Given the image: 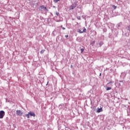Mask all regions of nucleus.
Returning a JSON list of instances; mask_svg holds the SVG:
<instances>
[{"mask_svg": "<svg viewBox=\"0 0 130 130\" xmlns=\"http://www.w3.org/2000/svg\"><path fill=\"white\" fill-rule=\"evenodd\" d=\"M127 30H128L129 31H130V25H129V26H128Z\"/></svg>", "mask_w": 130, "mask_h": 130, "instance_id": "13", "label": "nucleus"}, {"mask_svg": "<svg viewBox=\"0 0 130 130\" xmlns=\"http://www.w3.org/2000/svg\"><path fill=\"white\" fill-rule=\"evenodd\" d=\"M29 115H30V114H29V113L25 114V116H26L27 118H30Z\"/></svg>", "mask_w": 130, "mask_h": 130, "instance_id": "8", "label": "nucleus"}, {"mask_svg": "<svg viewBox=\"0 0 130 130\" xmlns=\"http://www.w3.org/2000/svg\"><path fill=\"white\" fill-rule=\"evenodd\" d=\"M65 37H66V38H68V37H69V35H66Z\"/></svg>", "mask_w": 130, "mask_h": 130, "instance_id": "15", "label": "nucleus"}, {"mask_svg": "<svg viewBox=\"0 0 130 130\" xmlns=\"http://www.w3.org/2000/svg\"><path fill=\"white\" fill-rule=\"evenodd\" d=\"M81 53H83V52L84 49H83V48H82V49H81Z\"/></svg>", "mask_w": 130, "mask_h": 130, "instance_id": "11", "label": "nucleus"}, {"mask_svg": "<svg viewBox=\"0 0 130 130\" xmlns=\"http://www.w3.org/2000/svg\"><path fill=\"white\" fill-rule=\"evenodd\" d=\"M59 1H60V0H54V3H56L58 2H59Z\"/></svg>", "mask_w": 130, "mask_h": 130, "instance_id": "10", "label": "nucleus"}, {"mask_svg": "<svg viewBox=\"0 0 130 130\" xmlns=\"http://www.w3.org/2000/svg\"><path fill=\"white\" fill-rule=\"evenodd\" d=\"M100 76H101V74H100Z\"/></svg>", "mask_w": 130, "mask_h": 130, "instance_id": "19", "label": "nucleus"}, {"mask_svg": "<svg viewBox=\"0 0 130 130\" xmlns=\"http://www.w3.org/2000/svg\"><path fill=\"white\" fill-rule=\"evenodd\" d=\"M28 114H29L30 116H33L34 117H35V116H36V115H35V113H34V112H29Z\"/></svg>", "mask_w": 130, "mask_h": 130, "instance_id": "4", "label": "nucleus"}, {"mask_svg": "<svg viewBox=\"0 0 130 130\" xmlns=\"http://www.w3.org/2000/svg\"><path fill=\"white\" fill-rule=\"evenodd\" d=\"M109 90H111V87H107L106 90L107 91H109Z\"/></svg>", "mask_w": 130, "mask_h": 130, "instance_id": "9", "label": "nucleus"}, {"mask_svg": "<svg viewBox=\"0 0 130 130\" xmlns=\"http://www.w3.org/2000/svg\"><path fill=\"white\" fill-rule=\"evenodd\" d=\"M16 113L17 115H19V116H22V115H23V112H22L21 110H17Z\"/></svg>", "mask_w": 130, "mask_h": 130, "instance_id": "2", "label": "nucleus"}, {"mask_svg": "<svg viewBox=\"0 0 130 130\" xmlns=\"http://www.w3.org/2000/svg\"><path fill=\"white\" fill-rule=\"evenodd\" d=\"M86 28H84V29L82 31L81 29H78V31L79 32V33L82 34V33H84V32H86Z\"/></svg>", "mask_w": 130, "mask_h": 130, "instance_id": "5", "label": "nucleus"}, {"mask_svg": "<svg viewBox=\"0 0 130 130\" xmlns=\"http://www.w3.org/2000/svg\"><path fill=\"white\" fill-rule=\"evenodd\" d=\"M108 84H112V82H110Z\"/></svg>", "mask_w": 130, "mask_h": 130, "instance_id": "17", "label": "nucleus"}, {"mask_svg": "<svg viewBox=\"0 0 130 130\" xmlns=\"http://www.w3.org/2000/svg\"><path fill=\"white\" fill-rule=\"evenodd\" d=\"M46 10V11H48V9L46 8V7H45L44 6L42 5L40 7V11H42V10Z\"/></svg>", "mask_w": 130, "mask_h": 130, "instance_id": "3", "label": "nucleus"}, {"mask_svg": "<svg viewBox=\"0 0 130 130\" xmlns=\"http://www.w3.org/2000/svg\"><path fill=\"white\" fill-rule=\"evenodd\" d=\"M58 14H59V13H58V12H57V13H56V15H57V16H58Z\"/></svg>", "mask_w": 130, "mask_h": 130, "instance_id": "16", "label": "nucleus"}, {"mask_svg": "<svg viewBox=\"0 0 130 130\" xmlns=\"http://www.w3.org/2000/svg\"><path fill=\"white\" fill-rule=\"evenodd\" d=\"M103 111V110L102 109V108H101L98 109L96 112H98V113H100V112H102Z\"/></svg>", "mask_w": 130, "mask_h": 130, "instance_id": "6", "label": "nucleus"}, {"mask_svg": "<svg viewBox=\"0 0 130 130\" xmlns=\"http://www.w3.org/2000/svg\"><path fill=\"white\" fill-rule=\"evenodd\" d=\"M76 8V5L73 4L71 7H70V10H74Z\"/></svg>", "mask_w": 130, "mask_h": 130, "instance_id": "7", "label": "nucleus"}, {"mask_svg": "<svg viewBox=\"0 0 130 130\" xmlns=\"http://www.w3.org/2000/svg\"><path fill=\"white\" fill-rule=\"evenodd\" d=\"M44 52V50H42L41 51V53H43Z\"/></svg>", "mask_w": 130, "mask_h": 130, "instance_id": "14", "label": "nucleus"}, {"mask_svg": "<svg viewBox=\"0 0 130 130\" xmlns=\"http://www.w3.org/2000/svg\"><path fill=\"white\" fill-rule=\"evenodd\" d=\"M113 8H114V10H115V9H116V6L113 5Z\"/></svg>", "mask_w": 130, "mask_h": 130, "instance_id": "12", "label": "nucleus"}, {"mask_svg": "<svg viewBox=\"0 0 130 130\" xmlns=\"http://www.w3.org/2000/svg\"><path fill=\"white\" fill-rule=\"evenodd\" d=\"M63 30H64L66 28L64 27H62Z\"/></svg>", "mask_w": 130, "mask_h": 130, "instance_id": "18", "label": "nucleus"}, {"mask_svg": "<svg viewBox=\"0 0 130 130\" xmlns=\"http://www.w3.org/2000/svg\"><path fill=\"white\" fill-rule=\"evenodd\" d=\"M5 113L4 111H0V119L4 118V116H5Z\"/></svg>", "mask_w": 130, "mask_h": 130, "instance_id": "1", "label": "nucleus"}]
</instances>
